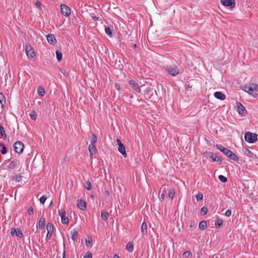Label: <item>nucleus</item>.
<instances>
[{
	"mask_svg": "<svg viewBox=\"0 0 258 258\" xmlns=\"http://www.w3.org/2000/svg\"><path fill=\"white\" fill-rule=\"evenodd\" d=\"M242 89L253 96L258 95V85L256 84L249 83L248 85H244Z\"/></svg>",
	"mask_w": 258,
	"mask_h": 258,
	"instance_id": "1",
	"label": "nucleus"
},
{
	"mask_svg": "<svg viewBox=\"0 0 258 258\" xmlns=\"http://www.w3.org/2000/svg\"><path fill=\"white\" fill-rule=\"evenodd\" d=\"M216 147L220 151H221L224 155L227 156L230 159L233 160L234 161H238L239 158L238 157L233 153L232 151L229 150L226 148H225L221 145H217Z\"/></svg>",
	"mask_w": 258,
	"mask_h": 258,
	"instance_id": "2",
	"label": "nucleus"
},
{
	"mask_svg": "<svg viewBox=\"0 0 258 258\" xmlns=\"http://www.w3.org/2000/svg\"><path fill=\"white\" fill-rule=\"evenodd\" d=\"M257 135L256 134L252 133L249 132H246L244 135L245 141L249 143H255L257 140Z\"/></svg>",
	"mask_w": 258,
	"mask_h": 258,
	"instance_id": "3",
	"label": "nucleus"
},
{
	"mask_svg": "<svg viewBox=\"0 0 258 258\" xmlns=\"http://www.w3.org/2000/svg\"><path fill=\"white\" fill-rule=\"evenodd\" d=\"M165 70L172 76H176L179 73V69L175 65L167 66L166 67Z\"/></svg>",
	"mask_w": 258,
	"mask_h": 258,
	"instance_id": "4",
	"label": "nucleus"
},
{
	"mask_svg": "<svg viewBox=\"0 0 258 258\" xmlns=\"http://www.w3.org/2000/svg\"><path fill=\"white\" fill-rule=\"evenodd\" d=\"M59 215L61 219V223L64 225H68L69 223V219L68 217L66 216V211L62 209L58 212Z\"/></svg>",
	"mask_w": 258,
	"mask_h": 258,
	"instance_id": "5",
	"label": "nucleus"
},
{
	"mask_svg": "<svg viewBox=\"0 0 258 258\" xmlns=\"http://www.w3.org/2000/svg\"><path fill=\"white\" fill-rule=\"evenodd\" d=\"M14 148L16 152L21 154L24 149V145L21 141H17L14 144Z\"/></svg>",
	"mask_w": 258,
	"mask_h": 258,
	"instance_id": "6",
	"label": "nucleus"
},
{
	"mask_svg": "<svg viewBox=\"0 0 258 258\" xmlns=\"http://www.w3.org/2000/svg\"><path fill=\"white\" fill-rule=\"evenodd\" d=\"M61 13L62 15L66 17H68L70 14L71 9L66 5L61 4L60 5Z\"/></svg>",
	"mask_w": 258,
	"mask_h": 258,
	"instance_id": "7",
	"label": "nucleus"
},
{
	"mask_svg": "<svg viewBox=\"0 0 258 258\" xmlns=\"http://www.w3.org/2000/svg\"><path fill=\"white\" fill-rule=\"evenodd\" d=\"M237 110L238 113L242 116H245L247 111L245 107L240 102H237Z\"/></svg>",
	"mask_w": 258,
	"mask_h": 258,
	"instance_id": "8",
	"label": "nucleus"
},
{
	"mask_svg": "<svg viewBox=\"0 0 258 258\" xmlns=\"http://www.w3.org/2000/svg\"><path fill=\"white\" fill-rule=\"evenodd\" d=\"M25 50L28 58H33L35 56V52L31 46L26 45Z\"/></svg>",
	"mask_w": 258,
	"mask_h": 258,
	"instance_id": "9",
	"label": "nucleus"
},
{
	"mask_svg": "<svg viewBox=\"0 0 258 258\" xmlns=\"http://www.w3.org/2000/svg\"><path fill=\"white\" fill-rule=\"evenodd\" d=\"M117 142L118 145V151L124 157H126L127 156L126 153L125 152V149L124 146L123 144L121 143L120 139H117Z\"/></svg>",
	"mask_w": 258,
	"mask_h": 258,
	"instance_id": "10",
	"label": "nucleus"
},
{
	"mask_svg": "<svg viewBox=\"0 0 258 258\" xmlns=\"http://www.w3.org/2000/svg\"><path fill=\"white\" fill-rule=\"evenodd\" d=\"M221 4L226 7H229L232 9L235 6V3L234 0H221Z\"/></svg>",
	"mask_w": 258,
	"mask_h": 258,
	"instance_id": "11",
	"label": "nucleus"
},
{
	"mask_svg": "<svg viewBox=\"0 0 258 258\" xmlns=\"http://www.w3.org/2000/svg\"><path fill=\"white\" fill-rule=\"evenodd\" d=\"M11 234L12 236H16L19 238H22L23 236L21 230L19 228H12L11 230Z\"/></svg>",
	"mask_w": 258,
	"mask_h": 258,
	"instance_id": "12",
	"label": "nucleus"
},
{
	"mask_svg": "<svg viewBox=\"0 0 258 258\" xmlns=\"http://www.w3.org/2000/svg\"><path fill=\"white\" fill-rule=\"evenodd\" d=\"M46 38L48 41V42L53 45H54L56 43V40L55 39V37L53 34H49L46 36Z\"/></svg>",
	"mask_w": 258,
	"mask_h": 258,
	"instance_id": "13",
	"label": "nucleus"
},
{
	"mask_svg": "<svg viewBox=\"0 0 258 258\" xmlns=\"http://www.w3.org/2000/svg\"><path fill=\"white\" fill-rule=\"evenodd\" d=\"M214 96L216 98L220 100H224L226 98L225 95L221 92L217 91L215 92Z\"/></svg>",
	"mask_w": 258,
	"mask_h": 258,
	"instance_id": "14",
	"label": "nucleus"
},
{
	"mask_svg": "<svg viewBox=\"0 0 258 258\" xmlns=\"http://www.w3.org/2000/svg\"><path fill=\"white\" fill-rule=\"evenodd\" d=\"M129 84L132 86L137 92H140V88L137 82H128Z\"/></svg>",
	"mask_w": 258,
	"mask_h": 258,
	"instance_id": "15",
	"label": "nucleus"
},
{
	"mask_svg": "<svg viewBox=\"0 0 258 258\" xmlns=\"http://www.w3.org/2000/svg\"><path fill=\"white\" fill-rule=\"evenodd\" d=\"M89 151L91 156L95 155L97 151V149L95 145L93 144H90L89 146Z\"/></svg>",
	"mask_w": 258,
	"mask_h": 258,
	"instance_id": "16",
	"label": "nucleus"
},
{
	"mask_svg": "<svg viewBox=\"0 0 258 258\" xmlns=\"http://www.w3.org/2000/svg\"><path fill=\"white\" fill-rule=\"evenodd\" d=\"M77 207L81 210H85L86 209V203L80 200L77 204Z\"/></svg>",
	"mask_w": 258,
	"mask_h": 258,
	"instance_id": "17",
	"label": "nucleus"
},
{
	"mask_svg": "<svg viewBox=\"0 0 258 258\" xmlns=\"http://www.w3.org/2000/svg\"><path fill=\"white\" fill-rule=\"evenodd\" d=\"M210 157L212 159V161L213 162H222V159L221 157H218L213 153H212Z\"/></svg>",
	"mask_w": 258,
	"mask_h": 258,
	"instance_id": "18",
	"label": "nucleus"
},
{
	"mask_svg": "<svg viewBox=\"0 0 258 258\" xmlns=\"http://www.w3.org/2000/svg\"><path fill=\"white\" fill-rule=\"evenodd\" d=\"M18 163V162L16 160L12 161L8 166V168L12 170L15 169L17 166Z\"/></svg>",
	"mask_w": 258,
	"mask_h": 258,
	"instance_id": "19",
	"label": "nucleus"
},
{
	"mask_svg": "<svg viewBox=\"0 0 258 258\" xmlns=\"http://www.w3.org/2000/svg\"><path fill=\"white\" fill-rule=\"evenodd\" d=\"M71 236V239L74 241H75L76 240V238L78 236V232L75 229H73L70 232Z\"/></svg>",
	"mask_w": 258,
	"mask_h": 258,
	"instance_id": "20",
	"label": "nucleus"
},
{
	"mask_svg": "<svg viewBox=\"0 0 258 258\" xmlns=\"http://www.w3.org/2000/svg\"><path fill=\"white\" fill-rule=\"evenodd\" d=\"M141 232L143 235L147 234V225L145 222H144L141 226Z\"/></svg>",
	"mask_w": 258,
	"mask_h": 258,
	"instance_id": "21",
	"label": "nucleus"
},
{
	"mask_svg": "<svg viewBox=\"0 0 258 258\" xmlns=\"http://www.w3.org/2000/svg\"><path fill=\"white\" fill-rule=\"evenodd\" d=\"M0 103L1 104L2 108H3L6 104L5 97L4 95L2 93H1V92H0Z\"/></svg>",
	"mask_w": 258,
	"mask_h": 258,
	"instance_id": "22",
	"label": "nucleus"
},
{
	"mask_svg": "<svg viewBox=\"0 0 258 258\" xmlns=\"http://www.w3.org/2000/svg\"><path fill=\"white\" fill-rule=\"evenodd\" d=\"M45 225V219L43 217H41L38 222V227L40 229L44 228Z\"/></svg>",
	"mask_w": 258,
	"mask_h": 258,
	"instance_id": "23",
	"label": "nucleus"
},
{
	"mask_svg": "<svg viewBox=\"0 0 258 258\" xmlns=\"http://www.w3.org/2000/svg\"><path fill=\"white\" fill-rule=\"evenodd\" d=\"M37 92H38V94L40 96L42 97L45 94V90H44V88L43 87H42L41 86H38Z\"/></svg>",
	"mask_w": 258,
	"mask_h": 258,
	"instance_id": "24",
	"label": "nucleus"
},
{
	"mask_svg": "<svg viewBox=\"0 0 258 258\" xmlns=\"http://www.w3.org/2000/svg\"><path fill=\"white\" fill-rule=\"evenodd\" d=\"M125 249L129 252H133L134 250V245L131 242H128L125 246Z\"/></svg>",
	"mask_w": 258,
	"mask_h": 258,
	"instance_id": "25",
	"label": "nucleus"
},
{
	"mask_svg": "<svg viewBox=\"0 0 258 258\" xmlns=\"http://www.w3.org/2000/svg\"><path fill=\"white\" fill-rule=\"evenodd\" d=\"M199 227L201 230H204L207 228V222L206 221H202L199 225Z\"/></svg>",
	"mask_w": 258,
	"mask_h": 258,
	"instance_id": "26",
	"label": "nucleus"
},
{
	"mask_svg": "<svg viewBox=\"0 0 258 258\" xmlns=\"http://www.w3.org/2000/svg\"><path fill=\"white\" fill-rule=\"evenodd\" d=\"M109 217V214L105 211H101V218L104 221H106Z\"/></svg>",
	"mask_w": 258,
	"mask_h": 258,
	"instance_id": "27",
	"label": "nucleus"
},
{
	"mask_svg": "<svg viewBox=\"0 0 258 258\" xmlns=\"http://www.w3.org/2000/svg\"><path fill=\"white\" fill-rule=\"evenodd\" d=\"M0 151L3 154H5L7 152V149L3 143H0Z\"/></svg>",
	"mask_w": 258,
	"mask_h": 258,
	"instance_id": "28",
	"label": "nucleus"
},
{
	"mask_svg": "<svg viewBox=\"0 0 258 258\" xmlns=\"http://www.w3.org/2000/svg\"><path fill=\"white\" fill-rule=\"evenodd\" d=\"M216 228H219L223 224V220L221 219H218L215 220V223Z\"/></svg>",
	"mask_w": 258,
	"mask_h": 258,
	"instance_id": "29",
	"label": "nucleus"
},
{
	"mask_svg": "<svg viewBox=\"0 0 258 258\" xmlns=\"http://www.w3.org/2000/svg\"><path fill=\"white\" fill-rule=\"evenodd\" d=\"M0 134L2 138L5 140L7 138L6 134L5 133L4 127L0 124Z\"/></svg>",
	"mask_w": 258,
	"mask_h": 258,
	"instance_id": "30",
	"label": "nucleus"
},
{
	"mask_svg": "<svg viewBox=\"0 0 258 258\" xmlns=\"http://www.w3.org/2000/svg\"><path fill=\"white\" fill-rule=\"evenodd\" d=\"M97 136L95 134H93L90 138L91 144L95 145V144L97 142Z\"/></svg>",
	"mask_w": 258,
	"mask_h": 258,
	"instance_id": "31",
	"label": "nucleus"
},
{
	"mask_svg": "<svg viewBox=\"0 0 258 258\" xmlns=\"http://www.w3.org/2000/svg\"><path fill=\"white\" fill-rule=\"evenodd\" d=\"M53 226L51 223H48L46 226V229L48 232L49 233H53Z\"/></svg>",
	"mask_w": 258,
	"mask_h": 258,
	"instance_id": "32",
	"label": "nucleus"
},
{
	"mask_svg": "<svg viewBox=\"0 0 258 258\" xmlns=\"http://www.w3.org/2000/svg\"><path fill=\"white\" fill-rule=\"evenodd\" d=\"M55 53H56L57 60L59 62L60 61L62 60V53L58 50H56Z\"/></svg>",
	"mask_w": 258,
	"mask_h": 258,
	"instance_id": "33",
	"label": "nucleus"
},
{
	"mask_svg": "<svg viewBox=\"0 0 258 258\" xmlns=\"http://www.w3.org/2000/svg\"><path fill=\"white\" fill-rule=\"evenodd\" d=\"M192 254L190 251H186L182 254L183 258H190L191 257Z\"/></svg>",
	"mask_w": 258,
	"mask_h": 258,
	"instance_id": "34",
	"label": "nucleus"
},
{
	"mask_svg": "<svg viewBox=\"0 0 258 258\" xmlns=\"http://www.w3.org/2000/svg\"><path fill=\"white\" fill-rule=\"evenodd\" d=\"M105 31L108 36H112V29L110 27H105Z\"/></svg>",
	"mask_w": 258,
	"mask_h": 258,
	"instance_id": "35",
	"label": "nucleus"
},
{
	"mask_svg": "<svg viewBox=\"0 0 258 258\" xmlns=\"http://www.w3.org/2000/svg\"><path fill=\"white\" fill-rule=\"evenodd\" d=\"M85 188L88 190H90L92 188V184H91V183L89 181H87V182H86L85 183Z\"/></svg>",
	"mask_w": 258,
	"mask_h": 258,
	"instance_id": "36",
	"label": "nucleus"
},
{
	"mask_svg": "<svg viewBox=\"0 0 258 258\" xmlns=\"http://www.w3.org/2000/svg\"><path fill=\"white\" fill-rule=\"evenodd\" d=\"M30 116L31 118L32 119L35 120L37 119V114H36V113L35 111H32L30 113Z\"/></svg>",
	"mask_w": 258,
	"mask_h": 258,
	"instance_id": "37",
	"label": "nucleus"
},
{
	"mask_svg": "<svg viewBox=\"0 0 258 258\" xmlns=\"http://www.w3.org/2000/svg\"><path fill=\"white\" fill-rule=\"evenodd\" d=\"M245 153L249 157H252L253 154L247 148H245Z\"/></svg>",
	"mask_w": 258,
	"mask_h": 258,
	"instance_id": "38",
	"label": "nucleus"
},
{
	"mask_svg": "<svg viewBox=\"0 0 258 258\" xmlns=\"http://www.w3.org/2000/svg\"><path fill=\"white\" fill-rule=\"evenodd\" d=\"M175 196V191L173 189L169 190L168 193V197L169 198L173 199Z\"/></svg>",
	"mask_w": 258,
	"mask_h": 258,
	"instance_id": "39",
	"label": "nucleus"
},
{
	"mask_svg": "<svg viewBox=\"0 0 258 258\" xmlns=\"http://www.w3.org/2000/svg\"><path fill=\"white\" fill-rule=\"evenodd\" d=\"M218 178L222 182H226L227 181V178L222 175H219Z\"/></svg>",
	"mask_w": 258,
	"mask_h": 258,
	"instance_id": "40",
	"label": "nucleus"
},
{
	"mask_svg": "<svg viewBox=\"0 0 258 258\" xmlns=\"http://www.w3.org/2000/svg\"><path fill=\"white\" fill-rule=\"evenodd\" d=\"M208 209L206 207H203L201 209V214L202 215H205L207 213Z\"/></svg>",
	"mask_w": 258,
	"mask_h": 258,
	"instance_id": "41",
	"label": "nucleus"
},
{
	"mask_svg": "<svg viewBox=\"0 0 258 258\" xmlns=\"http://www.w3.org/2000/svg\"><path fill=\"white\" fill-rule=\"evenodd\" d=\"M203 198V195L202 193L199 192L196 195V199L198 201L202 200Z\"/></svg>",
	"mask_w": 258,
	"mask_h": 258,
	"instance_id": "42",
	"label": "nucleus"
},
{
	"mask_svg": "<svg viewBox=\"0 0 258 258\" xmlns=\"http://www.w3.org/2000/svg\"><path fill=\"white\" fill-rule=\"evenodd\" d=\"M47 198L46 196H42L40 198V202L41 203V204H44Z\"/></svg>",
	"mask_w": 258,
	"mask_h": 258,
	"instance_id": "43",
	"label": "nucleus"
},
{
	"mask_svg": "<svg viewBox=\"0 0 258 258\" xmlns=\"http://www.w3.org/2000/svg\"><path fill=\"white\" fill-rule=\"evenodd\" d=\"M28 212L30 215H31L33 214V209L31 206H30L28 208Z\"/></svg>",
	"mask_w": 258,
	"mask_h": 258,
	"instance_id": "44",
	"label": "nucleus"
},
{
	"mask_svg": "<svg viewBox=\"0 0 258 258\" xmlns=\"http://www.w3.org/2000/svg\"><path fill=\"white\" fill-rule=\"evenodd\" d=\"M231 211L229 209L227 210L225 213V215L227 217H230L231 216Z\"/></svg>",
	"mask_w": 258,
	"mask_h": 258,
	"instance_id": "45",
	"label": "nucleus"
},
{
	"mask_svg": "<svg viewBox=\"0 0 258 258\" xmlns=\"http://www.w3.org/2000/svg\"><path fill=\"white\" fill-rule=\"evenodd\" d=\"M15 179L17 181H19L22 179V176L21 175H16L15 177Z\"/></svg>",
	"mask_w": 258,
	"mask_h": 258,
	"instance_id": "46",
	"label": "nucleus"
},
{
	"mask_svg": "<svg viewBox=\"0 0 258 258\" xmlns=\"http://www.w3.org/2000/svg\"><path fill=\"white\" fill-rule=\"evenodd\" d=\"M84 258H92V255L90 252L86 253Z\"/></svg>",
	"mask_w": 258,
	"mask_h": 258,
	"instance_id": "47",
	"label": "nucleus"
},
{
	"mask_svg": "<svg viewBox=\"0 0 258 258\" xmlns=\"http://www.w3.org/2000/svg\"><path fill=\"white\" fill-rule=\"evenodd\" d=\"M35 5L37 8H40L41 4L39 1H37L35 3Z\"/></svg>",
	"mask_w": 258,
	"mask_h": 258,
	"instance_id": "48",
	"label": "nucleus"
},
{
	"mask_svg": "<svg viewBox=\"0 0 258 258\" xmlns=\"http://www.w3.org/2000/svg\"><path fill=\"white\" fill-rule=\"evenodd\" d=\"M114 87L117 90H119L120 89V86L118 84L115 83L114 84Z\"/></svg>",
	"mask_w": 258,
	"mask_h": 258,
	"instance_id": "49",
	"label": "nucleus"
},
{
	"mask_svg": "<svg viewBox=\"0 0 258 258\" xmlns=\"http://www.w3.org/2000/svg\"><path fill=\"white\" fill-rule=\"evenodd\" d=\"M52 233H49V232L47 231V235H46V237L50 238L51 237Z\"/></svg>",
	"mask_w": 258,
	"mask_h": 258,
	"instance_id": "50",
	"label": "nucleus"
},
{
	"mask_svg": "<svg viewBox=\"0 0 258 258\" xmlns=\"http://www.w3.org/2000/svg\"><path fill=\"white\" fill-rule=\"evenodd\" d=\"M92 19L94 21H98L99 19V17H97L96 16L92 17Z\"/></svg>",
	"mask_w": 258,
	"mask_h": 258,
	"instance_id": "51",
	"label": "nucleus"
},
{
	"mask_svg": "<svg viewBox=\"0 0 258 258\" xmlns=\"http://www.w3.org/2000/svg\"><path fill=\"white\" fill-rule=\"evenodd\" d=\"M195 225H196L195 222L194 221H192L190 223V227H192L195 226Z\"/></svg>",
	"mask_w": 258,
	"mask_h": 258,
	"instance_id": "52",
	"label": "nucleus"
},
{
	"mask_svg": "<svg viewBox=\"0 0 258 258\" xmlns=\"http://www.w3.org/2000/svg\"><path fill=\"white\" fill-rule=\"evenodd\" d=\"M91 243H92V239H91V240L86 241V244L87 246L88 245V244Z\"/></svg>",
	"mask_w": 258,
	"mask_h": 258,
	"instance_id": "53",
	"label": "nucleus"
},
{
	"mask_svg": "<svg viewBox=\"0 0 258 258\" xmlns=\"http://www.w3.org/2000/svg\"><path fill=\"white\" fill-rule=\"evenodd\" d=\"M165 195L164 193L161 195V198L163 200L164 199Z\"/></svg>",
	"mask_w": 258,
	"mask_h": 258,
	"instance_id": "54",
	"label": "nucleus"
},
{
	"mask_svg": "<svg viewBox=\"0 0 258 258\" xmlns=\"http://www.w3.org/2000/svg\"><path fill=\"white\" fill-rule=\"evenodd\" d=\"M62 258H66V254L64 250L63 251V252L62 253Z\"/></svg>",
	"mask_w": 258,
	"mask_h": 258,
	"instance_id": "55",
	"label": "nucleus"
},
{
	"mask_svg": "<svg viewBox=\"0 0 258 258\" xmlns=\"http://www.w3.org/2000/svg\"><path fill=\"white\" fill-rule=\"evenodd\" d=\"M123 66L122 64L121 65H118V68L120 69V70H122L123 69Z\"/></svg>",
	"mask_w": 258,
	"mask_h": 258,
	"instance_id": "56",
	"label": "nucleus"
},
{
	"mask_svg": "<svg viewBox=\"0 0 258 258\" xmlns=\"http://www.w3.org/2000/svg\"><path fill=\"white\" fill-rule=\"evenodd\" d=\"M113 258H120L118 255H116V254H115L114 256H113Z\"/></svg>",
	"mask_w": 258,
	"mask_h": 258,
	"instance_id": "57",
	"label": "nucleus"
},
{
	"mask_svg": "<svg viewBox=\"0 0 258 258\" xmlns=\"http://www.w3.org/2000/svg\"><path fill=\"white\" fill-rule=\"evenodd\" d=\"M8 161H9V160H6V161L4 162V164H7Z\"/></svg>",
	"mask_w": 258,
	"mask_h": 258,
	"instance_id": "58",
	"label": "nucleus"
},
{
	"mask_svg": "<svg viewBox=\"0 0 258 258\" xmlns=\"http://www.w3.org/2000/svg\"><path fill=\"white\" fill-rule=\"evenodd\" d=\"M52 204V202L51 201L50 205H49V207L51 206V205Z\"/></svg>",
	"mask_w": 258,
	"mask_h": 258,
	"instance_id": "59",
	"label": "nucleus"
},
{
	"mask_svg": "<svg viewBox=\"0 0 258 258\" xmlns=\"http://www.w3.org/2000/svg\"><path fill=\"white\" fill-rule=\"evenodd\" d=\"M105 192H106V195H108L109 194V192L107 191H106Z\"/></svg>",
	"mask_w": 258,
	"mask_h": 258,
	"instance_id": "60",
	"label": "nucleus"
},
{
	"mask_svg": "<svg viewBox=\"0 0 258 258\" xmlns=\"http://www.w3.org/2000/svg\"><path fill=\"white\" fill-rule=\"evenodd\" d=\"M186 87L187 88H189L190 87L189 85H188L187 86H186Z\"/></svg>",
	"mask_w": 258,
	"mask_h": 258,
	"instance_id": "61",
	"label": "nucleus"
},
{
	"mask_svg": "<svg viewBox=\"0 0 258 258\" xmlns=\"http://www.w3.org/2000/svg\"><path fill=\"white\" fill-rule=\"evenodd\" d=\"M134 46H135V47H136V46H137L136 44H135Z\"/></svg>",
	"mask_w": 258,
	"mask_h": 258,
	"instance_id": "62",
	"label": "nucleus"
}]
</instances>
